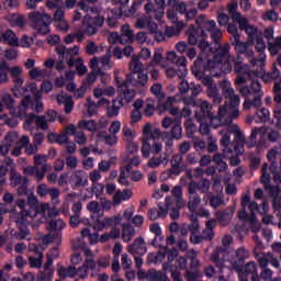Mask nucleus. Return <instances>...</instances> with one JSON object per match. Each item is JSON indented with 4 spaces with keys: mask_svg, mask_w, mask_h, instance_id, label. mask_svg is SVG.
<instances>
[{
    "mask_svg": "<svg viewBox=\"0 0 281 281\" xmlns=\"http://www.w3.org/2000/svg\"><path fill=\"white\" fill-rule=\"evenodd\" d=\"M30 78H32V80H45V78H49V71H47V69H41V68H33L32 70H30L29 72Z\"/></svg>",
    "mask_w": 281,
    "mask_h": 281,
    "instance_id": "09e8293b",
    "label": "nucleus"
},
{
    "mask_svg": "<svg viewBox=\"0 0 281 281\" xmlns=\"http://www.w3.org/2000/svg\"><path fill=\"white\" fill-rule=\"evenodd\" d=\"M231 49L232 45H229V43L220 45L216 53H210V56L204 58L203 54L199 55L196 60L193 63V76L201 80L202 85H204L206 89L214 85L212 77L221 78L223 74H231L232 64L229 60L224 61Z\"/></svg>",
    "mask_w": 281,
    "mask_h": 281,
    "instance_id": "f03ea898",
    "label": "nucleus"
},
{
    "mask_svg": "<svg viewBox=\"0 0 281 281\" xmlns=\"http://www.w3.org/2000/svg\"><path fill=\"white\" fill-rule=\"evenodd\" d=\"M1 102L9 110L11 116L3 114L0 116V120H2L7 126L14 128V126L19 125L16 117L23 119L27 115V109H30V104H32V97L25 95L22 99L21 104L16 106L14 105V98H12V94L4 93L1 95Z\"/></svg>",
    "mask_w": 281,
    "mask_h": 281,
    "instance_id": "39448f33",
    "label": "nucleus"
},
{
    "mask_svg": "<svg viewBox=\"0 0 281 281\" xmlns=\"http://www.w3.org/2000/svg\"><path fill=\"white\" fill-rule=\"evenodd\" d=\"M58 276L59 278H63L65 280L66 278H75L76 277V267L70 266L68 268L61 267L58 269Z\"/></svg>",
    "mask_w": 281,
    "mask_h": 281,
    "instance_id": "4d7b16f0",
    "label": "nucleus"
},
{
    "mask_svg": "<svg viewBox=\"0 0 281 281\" xmlns=\"http://www.w3.org/2000/svg\"><path fill=\"white\" fill-rule=\"evenodd\" d=\"M216 228V220H209L205 224V228L198 235V237H193L195 243L193 245H201L203 240L212 241L214 240V229Z\"/></svg>",
    "mask_w": 281,
    "mask_h": 281,
    "instance_id": "dca6fc26",
    "label": "nucleus"
},
{
    "mask_svg": "<svg viewBox=\"0 0 281 281\" xmlns=\"http://www.w3.org/2000/svg\"><path fill=\"white\" fill-rule=\"evenodd\" d=\"M55 52H57L58 56L63 58V60H67V63H69L70 58H74V56H78L80 47L75 46L72 48H67L64 45H57Z\"/></svg>",
    "mask_w": 281,
    "mask_h": 281,
    "instance_id": "a878e982",
    "label": "nucleus"
},
{
    "mask_svg": "<svg viewBox=\"0 0 281 281\" xmlns=\"http://www.w3.org/2000/svg\"><path fill=\"white\" fill-rule=\"evenodd\" d=\"M236 10H238V4L236 2L228 4V14L231 15L233 23H241V25L245 24V18H243L240 12H236Z\"/></svg>",
    "mask_w": 281,
    "mask_h": 281,
    "instance_id": "79ce46f5",
    "label": "nucleus"
},
{
    "mask_svg": "<svg viewBox=\"0 0 281 281\" xmlns=\"http://www.w3.org/2000/svg\"><path fill=\"white\" fill-rule=\"evenodd\" d=\"M159 256H162V258H167L168 262H173L175 258L179 256V251L177 249H168L164 248V250L159 251Z\"/></svg>",
    "mask_w": 281,
    "mask_h": 281,
    "instance_id": "bf43d9fd",
    "label": "nucleus"
},
{
    "mask_svg": "<svg viewBox=\"0 0 281 281\" xmlns=\"http://www.w3.org/2000/svg\"><path fill=\"white\" fill-rule=\"evenodd\" d=\"M122 106H124L123 99L116 97L114 100H112V102H110L106 109L108 117H117Z\"/></svg>",
    "mask_w": 281,
    "mask_h": 281,
    "instance_id": "f704fd0d",
    "label": "nucleus"
},
{
    "mask_svg": "<svg viewBox=\"0 0 281 281\" xmlns=\"http://www.w3.org/2000/svg\"><path fill=\"white\" fill-rule=\"evenodd\" d=\"M29 21L38 34H42L43 36L49 34V25H52L53 21L52 15L34 11L29 14Z\"/></svg>",
    "mask_w": 281,
    "mask_h": 281,
    "instance_id": "9d476101",
    "label": "nucleus"
},
{
    "mask_svg": "<svg viewBox=\"0 0 281 281\" xmlns=\"http://www.w3.org/2000/svg\"><path fill=\"white\" fill-rule=\"evenodd\" d=\"M57 103L64 104L65 113L69 115L74 111V99L65 92L57 95Z\"/></svg>",
    "mask_w": 281,
    "mask_h": 281,
    "instance_id": "4c0bfd02",
    "label": "nucleus"
},
{
    "mask_svg": "<svg viewBox=\"0 0 281 281\" xmlns=\"http://www.w3.org/2000/svg\"><path fill=\"white\" fill-rule=\"evenodd\" d=\"M70 181L75 188H85L89 183V176L85 170H77L70 177Z\"/></svg>",
    "mask_w": 281,
    "mask_h": 281,
    "instance_id": "c85d7f7f",
    "label": "nucleus"
},
{
    "mask_svg": "<svg viewBox=\"0 0 281 281\" xmlns=\"http://www.w3.org/2000/svg\"><path fill=\"white\" fill-rule=\"evenodd\" d=\"M167 207L175 205L181 207L183 205V189L181 186H176L171 190V196H167L165 200Z\"/></svg>",
    "mask_w": 281,
    "mask_h": 281,
    "instance_id": "a211bd4d",
    "label": "nucleus"
},
{
    "mask_svg": "<svg viewBox=\"0 0 281 281\" xmlns=\"http://www.w3.org/2000/svg\"><path fill=\"white\" fill-rule=\"evenodd\" d=\"M187 37L189 45H198L199 49H201L199 56H202L203 54L202 58H210V54H214V50L207 41V34L205 31L201 30L199 25H189L187 30Z\"/></svg>",
    "mask_w": 281,
    "mask_h": 281,
    "instance_id": "0eeeda50",
    "label": "nucleus"
},
{
    "mask_svg": "<svg viewBox=\"0 0 281 281\" xmlns=\"http://www.w3.org/2000/svg\"><path fill=\"white\" fill-rule=\"evenodd\" d=\"M183 21H180L175 23V25L167 26L165 34H167L169 37L179 36V34H181V30H183Z\"/></svg>",
    "mask_w": 281,
    "mask_h": 281,
    "instance_id": "603ef678",
    "label": "nucleus"
},
{
    "mask_svg": "<svg viewBox=\"0 0 281 281\" xmlns=\"http://www.w3.org/2000/svg\"><path fill=\"white\" fill-rule=\"evenodd\" d=\"M229 61L232 69H235L237 78L235 79V85L238 87L240 95L245 98L244 109L249 111V109H260L262 106V98H265V91H262V85L260 81H251L249 86H240L247 82L244 76L249 74V65L243 63V56H228L225 57L223 63Z\"/></svg>",
    "mask_w": 281,
    "mask_h": 281,
    "instance_id": "7ed1b4c3",
    "label": "nucleus"
},
{
    "mask_svg": "<svg viewBox=\"0 0 281 281\" xmlns=\"http://www.w3.org/2000/svg\"><path fill=\"white\" fill-rule=\"evenodd\" d=\"M130 85L136 89V91H146L148 89V74L137 72L130 75Z\"/></svg>",
    "mask_w": 281,
    "mask_h": 281,
    "instance_id": "f3484780",
    "label": "nucleus"
},
{
    "mask_svg": "<svg viewBox=\"0 0 281 281\" xmlns=\"http://www.w3.org/2000/svg\"><path fill=\"white\" fill-rule=\"evenodd\" d=\"M170 164H171V169L167 171L168 175H181V172H183V170L188 168V166L186 165V161H183V155L181 154H175L171 157Z\"/></svg>",
    "mask_w": 281,
    "mask_h": 281,
    "instance_id": "412c9836",
    "label": "nucleus"
},
{
    "mask_svg": "<svg viewBox=\"0 0 281 281\" xmlns=\"http://www.w3.org/2000/svg\"><path fill=\"white\" fill-rule=\"evenodd\" d=\"M195 25H198L200 30H203L204 34L205 32H210L211 34L216 27V21L207 20V16L205 14H201L195 19Z\"/></svg>",
    "mask_w": 281,
    "mask_h": 281,
    "instance_id": "cd10ccee",
    "label": "nucleus"
},
{
    "mask_svg": "<svg viewBox=\"0 0 281 281\" xmlns=\"http://www.w3.org/2000/svg\"><path fill=\"white\" fill-rule=\"evenodd\" d=\"M188 231L190 232V243L194 245L196 240L194 238H199V234H201V226L199 225V220L192 217L191 224L188 226Z\"/></svg>",
    "mask_w": 281,
    "mask_h": 281,
    "instance_id": "37998d69",
    "label": "nucleus"
},
{
    "mask_svg": "<svg viewBox=\"0 0 281 281\" xmlns=\"http://www.w3.org/2000/svg\"><path fill=\"white\" fill-rule=\"evenodd\" d=\"M134 110L131 112L132 124L142 122V108L144 106V100L137 99L133 103Z\"/></svg>",
    "mask_w": 281,
    "mask_h": 281,
    "instance_id": "ea45409f",
    "label": "nucleus"
},
{
    "mask_svg": "<svg viewBox=\"0 0 281 281\" xmlns=\"http://www.w3.org/2000/svg\"><path fill=\"white\" fill-rule=\"evenodd\" d=\"M235 256L239 262H245V260H248L249 258V250L241 246L236 249Z\"/></svg>",
    "mask_w": 281,
    "mask_h": 281,
    "instance_id": "774afa93",
    "label": "nucleus"
},
{
    "mask_svg": "<svg viewBox=\"0 0 281 281\" xmlns=\"http://www.w3.org/2000/svg\"><path fill=\"white\" fill-rule=\"evenodd\" d=\"M24 175H27L29 177H34L36 181H43L45 179L46 169L38 168L36 165L34 166H27L24 168Z\"/></svg>",
    "mask_w": 281,
    "mask_h": 281,
    "instance_id": "72a5a7b5",
    "label": "nucleus"
},
{
    "mask_svg": "<svg viewBox=\"0 0 281 281\" xmlns=\"http://www.w3.org/2000/svg\"><path fill=\"white\" fill-rule=\"evenodd\" d=\"M68 67H76L78 76H85L87 74V67L82 64V59L70 58L68 60Z\"/></svg>",
    "mask_w": 281,
    "mask_h": 281,
    "instance_id": "8fccbe9b",
    "label": "nucleus"
},
{
    "mask_svg": "<svg viewBox=\"0 0 281 281\" xmlns=\"http://www.w3.org/2000/svg\"><path fill=\"white\" fill-rule=\"evenodd\" d=\"M157 111V101L155 99H146L144 105V115L146 117H153Z\"/></svg>",
    "mask_w": 281,
    "mask_h": 281,
    "instance_id": "de8ad7c7",
    "label": "nucleus"
},
{
    "mask_svg": "<svg viewBox=\"0 0 281 281\" xmlns=\"http://www.w3.org/2000/svg\"><path fill=\"white\" fill-rule=\"evenodd\" d=\"M236 209L234 206H228L225 211H217L215 216L224 227L232 223V218H234V213Z\"/></svg>",
    "mask_w": 281,
    "mask_h": 281,
    "instance_id": "c756f323",
    "label": "nucleus"
},
{
    "mask_svg": "<svg viewBox=\"0 0 281 281\" xmlns=\"http://www.w3.org/2000/svg\"><path fill=\"white\" fill-rule=\"evenodd\" d=\"M16 205L20 207L22 218H35L38 214H46L48 218V232H63L67 225L63 218L58 217L60 215V211L56 207L50 209L47 203L41 204L38 207V204H36V198L34 196H29L27 202H25V200H18Z\"/></svg>",
    "mask_w": 281,
    "mask_h": 281,
    "instance_id": "20e7f679",
    "label": "nucleus"
},
{
    "mask_svg": "<svg viewBox=\"0 0 281 281\" xmlns=\"http://www.w3.org/2000/svg\"><path fill=\"white\" fill-rule=\"evenodd\" d=\"M76 133V125L69 124L67 125L61 134L56 136L57 144L65 145L69 142V136L74 135Z\"/></svg>",
    "mask_w": 281,
    "mask_h": 281,
    "instance_id": "58836bf2",
    "label": "nucleus"
},
{
    "mask_svg": "<svg viewBox=\"0 0 281 281\" xmlns=\"http://www.w3.org/2000/svg\"><path fill=\"white\" fill-rule=\"evenodd\" d=\"M231 43L235 47L237 56L245 54L248 58L254 56V44L248 40L246 42L240 41V35L231 36Z\"/></svg>",
    "mask_w": 281,
    "mask_h": 281,
    "instance_id": "2eb2a0df",
    "label": "nucleus"
},
{
    "mask_svg": "<svg viewBox=\"0 0 281 281\" xmlns=\"http://www.w3.org/2000/svg\"><path fill=\"white\" fill-rule=\"evenodd\" d=\"M260 210L257 202L251 201L249 193L241 196V210L237 212V218L243 221L244 225H247L252 232H258V220L256 218V212Z\"/></svg>",
    "mask_w": 281,
    "mask_h": 281,
    "instance_id": "423d86ee",
    "label": "nucleus"
},
{
    "mask_svg": "<svg viewBox=\"0 0 281 281\" xmlns=\"http://www.w3.org/2000/svg\"><path fill=\"white\" fill-rule=\"evenodd\" d=\"M278 78H280V70L276 66L272 67L271 71L262 75L263 82H271L272 80H278Z\"/></svg>",
    "mask_w": 281,
    "mask_h": 281,
    "instance_id": "680f3d73",
    "label": "nucleus"
},
{
    "mask_svg": "<svg viewBox=\"0 0 281 281\" xmlns=\"http://www.w3.org/2000/svg\"><path fill=\"white\" fill-rule=\"evenodd\" d=\"M162 89L164 88H162L161 83H155L150 88L153 95H156V98L158 99V102H162V100L166 98V93H164Z\"/></svg>",
    "mask_w": 281,
    "mask_h": 281,
    "instance_id": "0e129e2a",
    "label": "nucleus"
},
{
    "mask_svg": "<svg viewBox=\"0 0 281 281\" xmlns=\"http://www.w3.org/2000/svg\"><path fill=\"white\" fill-rule=\"evenodd\" d=\"M249 276L251 281H260V276L258 274V265H256L255 261H249L244 266L241 273L239 274V280H247Z\"/></svg>",
    "mask_w": 281,
    "mask_h": 281,
    "instance_id": "aec40b11",
    "label": "nucleus"
},
{
    "mask_svg": "<svg viewBox=\"0 0 281 281\" xmlns=\"http://www.w3.org/2000/svg\"><path fill=\"white\" fill-rule=\"evenodd\" d=\"M187 191L189 194L188 210L190 212H196V207L201 205V196H199V193H196V190L193 186L188 184Z\"/></svg>",
    "mask_w": 281,
    "mask_h": 281,
    "instance_id": "393cba45",
    "label": "nucleus"
},
{
    "mask_svg": "<svg viewBox=\"0 0 281 281\" xmlns=\"http://www.w3.org/2000/svg\"><path fill=\"white\" fill-rule=\"evenodd\" d=\"M232 132L227 131L221 138L220 144L223 147L224 157H234V155H243V145L240 143L231 142Z\"/></svg>",
    "mask_w": 281,
    "mask_h": 281,
    "instance_id": "9b49d317",
    "label": "nucleus"
},
{
    "mask_svg": "<svg viewBox=\"0 0 281 281\" xmlns=\"http://www.w3.org/2000/svg\"><path fill=\"white\" fill-rule=\"evenodd\" d=\"M11 186H13V188H18L19 194H25L27 192V178L19 173H14L11 176Z\"/></svg>",
    "mask_w": 281,
    "mask_h": 281,
    "instance_id": "7c9ffc66",
    "label": "nucleus"
},
{
    "mask_svg": "<svg viewBox=\"0 0 281 281\" xmlns=\"http://www.w3.org/2000/svg\"><path fill=\"white\" fill-rule=\"evenodd\" d=\"M122 223V215H115L113 217H105L103 220L104 229H109V227H113V225H120Z\"/></svg>",
    "mask_w": 281,
    "mask_h": 281,
    "instance_id": "e2e57ef3",
    "label": "nucleus"
},
{
    "mask_svg": "<svg viewBox=\"0 0 281 281\" xmlns=\"http://www.w3.org/2000/svg\"><path fill=\"white\" fill-rule=\"evenodd\" d=\"M117 92L120 95L116 98H122L125 104H130V102L135 100V90L131 89V85L122 86L121 89H117Z\"/></svg>",
    "mask_w": 281,
    "mask_h": 281,
    "instance_id": "c9c22d12",
    "label": "nucleus"
},
{
    "mask_svg": "<svg viewBox=\"0 0 281 281\" xmlns=\"http://www.w3.org/2000/svg\"><path fill=\"white\" fill-rule=\"evenodd\" d=\"M29 89L31 93L35 94L34 100L31 99L30 106L33 108L35 113H42V111L45 109L43 106V101H41V98H43V92L36 89V82L30 83Z\"/></svg>",
    "mask_w": 281,
    "mask_h": 281,
    "instance_id": "5701e85b",
    "label": "nucleus"
},
{
    "mask_svg": "<svg viewBox=\"0 0 281 281\" xmlns=\"http://www.w3.org/2000/svg\"><path fill=\"white\" fill-rule=\"evenodd\" d=\"M245 21L246 22L244 24L241 22H237L239 25V30H244L248 36L247 41L255 45L256 38H258V27L249 24V20L247 18H245Z\"/></svg>",
    "mask_w": 281,
    "mask_h": 281,
    "instance_id": "bb28decb",
    "label": "nucleus"
},
{
    "mask_svg": "<svg viewBox=\"0 0 281 281\" xmlns=\"http://www.w3.org/2000/svg\"><path fill=\"white\" fill-rule=\"evenodd\" d=\"M161 137V131L159 128L151 130V135L149 138L143 140L140 153L143 157L148 158L150 155H159L162 150L161 143L155 140Z\"/></svg>",
    "mask_w": 281,
    "mask_h": 281,
    "instance_id": "1a4fd4ad",
    "label": "nucleus"
},
{
    "mask_svg": "<svg viewBox=\"0 0 281 281\" xmlns=\"http://www.w3.org/2000/svg\"><path fill=\"white\" fill-rule=\"evenodd\" d=\"M128 254L133 256H146V241H144L143 237H137L132 245L127 246Z\"/></svg>",
    "mask_w": 281,
    "mask_h": 281,
    "instance_id": "b1692460",
    "label": "nucleus"
},
{
    "mask_svg": "<svg viewBox=\"0 0 281 281\" xmlns=\"http://www.w3.org/2000/svg\"><path fill=\"white\" fill-rule=\"evenodd\" d=\"M104 25V16L97 14L95 16H91L87 14L83 18V27L85 34L88 36H94V34H98V29L102 27Z\"/></svg>",
    "mask_w": 281,
    "mask_h": 281,
    "instance_id": "4468645a",
    "label": "nucleus"
},
{
    "mask_svg": "<svg viewBox=\"0 0 281 281\" xmlns=\"http://www.w3.org/2000/svg\"><path fill=\"white\" fill-rule=\"evenodd\" d=\"M168 216V209L166 206H161V204L157 207L150 209L147 213V218L149 221H157L158 218H166Z\"/></svg>",
    "mask_w": 281,
    "mask_h": 281,
    "instance_id": "e433bc0d",
    "label": "nucleus"
},
{
    "mask_svg": "<svg viewBox=\"0 0 281 281\" xmlns=\"http://www.w3.org/2000/svg\"><path fill=\"white\" fill-rule=\"evenodd\" d=\"M256 117H257V122L267 124V122H269V110L265 108L258 109L256 111Z\"/></svg>",
    "mask_w": 281,
    "mask_h": 281,
    "instance_id": "338daca9",
    "label": "nucleus"
},
{
    "mask_svg": "<svg viewBox=\"0 0 281 281\" xmlns=\"http://www.w3.org/2000/svg\"><path fill=\"white\" fill-rule=\"evenodd\" d=\"M170 155L171 151L170 149H165V151L162 154H160V156H154L151 157L148 162L147 166L149 168H159V166H164V168H166V166H168V164H170Z\"/></svg>",
    "mask_w": 281,
    "mask_h": 281,
    "instance_id": "4be33fe9",
    "label": "nucleus"
},
{
    "mask_svg": "<svg viewBox=\"0 0 281 281\" xmlns=\"http://www.w3.org/2000/svg\"><path fill=\"white\" fill-rule=\"evenodd\" d=\"M72 135L75 136L76 144L79 146H85V144H87V134H85L82 128L75 126V133Z\"/></svg>",
    "mask_w": 281,
    "mask_h": 281,
    "instance_id": "13d9d810",
    "label": "nucleus"
},
{
    "mask_svg": "<svg viewBox=\"0 0 281 281\" xmlns=\"http://www.w3.org/2000/svg\"><path fill=\"white\" fill-rule=\"evenodd\" d=\"M206 93H207L209 98L213 99L214 104H221V102H223V97L218 92V87H216L214 85L209 86V88L206 89Z\"/></svg>",
    "mask_w": 281,
    "mask_h": 281,
    "instance_id": "3c124183",
    "label": "nucleus"
},
{
    "mask_svg": "<svg viewBox=\"0 0 281 281\" xmlns=\"http://www.w3.org/2000/svg\"><path fill=\"white\" fill-rule=\"evenodd\" d=\"M3 43H8L11 47H19V37L12 30H7L1 33Z\"/></svg>",
    "mask_w": 281,
    "mask_h": 281,
    "instance_id": "a18cd8bd",
    "label": "nucleus"
},
{
    "mask_svg": "<svg viewBox=\"0 0 281 281\" xmlns=\"http://www.w3.org/2000/svg\"><path fill=\"white\" fill-rule=\"evenodd\" d=\"M199 256V252L196 250L191 249L186 254V258L190 260V269H199L201 263L199 262V259L196 258Z\"/></svg>",
    "mask_w": 281,
    "mask_h": 281,
    "instance_id": "864d4df0",
    "label": "nucleus"
},
{
    "mask_svg": "<svg viewBox=\"0 0 281 281\" xmlns=\"http://www.w3.org/2000/svg\"><path fill=\"white\" fill-rule=\"evenodd\" d=\"M139 277H144L148 281H165L168 277L161 270L149 269L147 272L138 271Z\"/></svg>",
    "mask_w": 281,
    "mask_h": 281,
    "instance_id": "473e14b6",
    "label": "nucleus"
},
{
    "mask_svg": "<svg viewBox=\"0 0 281 281\" xmlns=\"http://www.w3.org/2000/svg\"><path fill=\"white\" fill-rule=\"evenodd\" d=\"M166 59L169 63H172L176 65V67H180V69H175L172 67H169L166 69V76L167 78H178L181 80L186 76H188V69L186 68L188 65V59H186V56H179L175 50L167 52Z\"/></svg>",
    "mask_w": 281,
    "mask_h": 281,
    "instance_id": "6e6552de",
    "label": "nucleus"
},
{
    "mask_svg": "<svg viewBox=\"0 0 281 281\" xmlns=\"http://www.w3.org/2000/svg\"><path fill=\"white\" fill-rule=\"evenodd\" d=\"M13 82L15 85L13 88V93L15 98H19V95H25V93L30 91V85L27 87H21L23 85V78L21 76L14 77Z\"/></svg>",
    "mask_w": 281,
    "mask_h": 281,
    "instance_id": "c03bdc74",
    "label": "nucleus"
},
{
    "mask_svg": "<svg viewBox=\"0 0 281 281\" xmlns=\"http://www.w3.org/2000/svg\"><path fill=\"white\" fill-rule=\"evenodd\" d=\"M268 49L271 56H277L281 52V36L276 37L273 42H268Z\"/></svg>",
    "mask_w": 281,
    "mask_h": 281,
    "instance_id": "6e6d98bb",
    "label": "nucleus"
},
{
    "mask_svg": "<svg viewBox=\"0 0 281 281\" xmlns=\"http://www.w3.org/2000/svg\"><path fill=\"white\" fill-rule=\"evenodd\" d=\"M260 133H262V127H255L251 131L250 137L246 143V146H248V148H255V146H257L258 150H262V148H265L267 142L265 139V135H261L258 139V135H260Z\"/></svg>",
    "mask_w": 281,
    "mask_h": 281,
    "instance_id": "6ab92c4d",
    "label": "nucleus"
},
{
    "mask_svg": "<svg viewBox=\"0 0 281 281\" xmlns=\"http://www.w3.org/2000/svg\"><path fill=\"white\" fill-rule=\"evenodd\" d=\"M189 186H193L194 190H199L200 192H202V194H207V192H210V187L212 186V182L207 179H202L199 182L191 181Z\"/></svg>",
    "mask_w": 281,
    "mask_h": 281,
    "instance_id": "49530a36",
    "label": "nucleus"
},
{
    "mask_svg": "<svg viewBox=\"0 0 281 281\" xmlns=\"http://www.w3.org/2000/svg\"><path fill=\"white\" fill-rule=\"evenodd\" d=\"M78 128H85L86 131H90L91 133L98 131V123L95 121H79Z\"/></svg>",
    "mask_w": 281,
    "mask_h": 281,
    "instance_id": "052dcab7",
    "label": "nucleus"
},
{
    "mask_svg": "<svg viewBox=\"0 0 281 281\" xmlns=\"http://www.w3.org/2000/svg\"><path fill=\"white\" fill-rule=\"evenodd\" d=\"M135 38V35L133 33V30H131V25L123 24L121 26V34L113 32L109 36V43H112V45H115L119 43V45H131Z\"/></svg>",
    "mask_w": 281,
    "mask_h": 281,
    "instance_id": "f8f14e48",
    "label": "nucleus"
},
{
    "mask_svg": "<svg viewBox=\"0 0 281 281\" xmlns=\"http://www.w3.org/2000/svg\"><path fill=\"white\" fill-rule=\"evenodd\" d=\"M220 88L222 89V94L229 104L221 105L218 108L217 116L212 114V104L207 101H203L200 104V112L195 111V120L198 122H210L213 128H218V126H229L234 120H238L240 115V97L236 94V90L232 87V81L224 79L220 82Z\"/></svg>",
    "mask_w": 281,
    "mask_h": 281,
    "instance_id": "f257e3e1",
    "label": "nucleus"
},
{
    "mask_svg": "<svg viewBox=\"0 0 281 281\" xmlns=\"http://www.w3.org/2000/svg\"><path fill=\"white\" fill-rule=\"evenodd\" d=\"M144 8L146 14H149L151 19L161 21L166 14V0H154V3L149 1L145 4Z\"/></svg>",
    "mask_w": 281,
    "mask_h": 281,
    "instance_id": "ddd939ff",
    "label": "nucleus"
},
{
    "mask_svg": "<svg viewBox=\"0 0 281 281\" xmlns=\"http://www.w3.org/2000/svg\"><path fill=\"white\" fill-rule=\"evenodd\" d=\"M177 102V97H168L164 103L161 101H158L157 109L160 111V113H166L169 109L172 108V104Z\"/></svg>",
    "mask_w": 281,
    "mask_h": 281,
    "instance_id": "5fc2aeb1",
    "label": "nucleus"
},
{
    "mask_svg": "<svg viewBox=\"0 0 281 281\" xmlns=\"http://www.w3.org/2000/svg\"><path fill=\"white\" fill-rule=\"evenodd\" d=\"M170 134L172 139H181V137L183 136V127H181L180 122H176L172 125Z\"/></svg>",
    "mask_w": 281,
    "mask_h": 281,
    "instance_id": "69168bd1",
    "label": "nucleus"
},
{
    "mask_svg": "<svg viewBox=\"0 0 281 281\" xmlns=\"http://www.w3.org/2000/svg\"><path fill=\"white\" fill-rule=\"evenodd\" d=\"M121 238L123 243H131L135 238V227L128 223L122 224Z\"/></svg>",
    "mask_w": 281,
    "mask_h": 281,
    "instance_id": "a19ab883",
    "label": "nucleus"
},
{
    "mask_svg": "<svg viewBox=\"0 0 281 281\" xmlns=\"http://www.w3.org/2000/svg\"><path fill=\"white\" fill-rule=\"evenodd\" d=\"M153 19L149 14L148 16H142L136 20L135 27L137 30H146L149 29L150 32H156L159 29L156 23L153 22Z\"/></svg>",
    "mask_w": 281,
    "mask_h": 281,
    "instance_id": "2f4dec72",
    "label": "nucleus"
}]
</instances>
